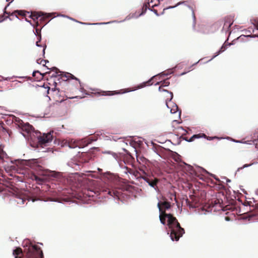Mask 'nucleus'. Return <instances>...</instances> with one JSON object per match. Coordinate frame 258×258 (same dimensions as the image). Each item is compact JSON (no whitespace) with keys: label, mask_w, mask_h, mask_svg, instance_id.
<instances>
[{"label":"nucleus","mask_w":258,"mask_h":258,"mask_svg":"<svg viewBox=\"0 0 258 258\" xmlns=\"http://www.w3.org/2000/svg\"><path fill=\"white\" fill-rule=\"evenodd\" d=\"M29 18L32 19L34 21H38V20L43 21L47 17H29Z\"/></svg>","instance_id":"28"},{"label":"nucleus","mask_w":258,"mask_h":258,"mask_svg":"<svg viewBox=\"0 0 258 258\" xmlns=\"http://www.w3.org/2000/svg\"><path fill=\"white\" fill-rule=\"evenodd\" d=\"M157 76V75H154V76H153L152 77H151L148 81H146V82H147V84H149V85H151L152 84H150V83L151 82V81L152 80V79L155 78V77Z\"/></svg>","instance_id":"40"},{"label":"nucleus","mask_w":258,"mask_h":258,"mask_svg":"<svg viewBox=\"0 0 258 258\" xmlns=\"http://www.w3.org/2000/svg\"><path fill=\"white\" fill-rule=\"evenodd\" d=\"M8 18L10 20V21L13 20V19L11 17H0V23L5 21Z\"/></svg>","instance_id":"34"},{"label":"nucleus","mask_w":258,"mask_h":258,"mask_svg":"<svg viewBox=\"0 0 258 258\" xmlns=\"http://www.w3.org/2000/svg\"><path fill=\"white\" fill-rule=\"evenodd\" d=\"M13 121L16 122L20 128L22 136L30 142L37 141L40 145H44L51 142L52 135L51 133H44L41 136V133L35 131L32 125L29 123H24L22 120L15 116H13Z\"/></svg>","instance_id":"3"},{"label":"nucleus","mask_w":258,"mask_h":258,"mask_svg":"<svg viewBox=\"0 0 258 258\" xmlns=\"http://www.w3.org/2000/svg\"><path fill=\"white\" fill-rule=\"evenodd\" d=\"M162 87V85H161V86H160V87H159V88H158V90H159V91H162V89H161V87Z\"/></svg>","instance_id":"58"},{"label":"nucleus","mask_w":258,"mask_h":258,"mask_svg":"<svg viewBox=\"0 0 258 258\" xmlns=\"http://www.w3.org/2000/svg\"><path fill=\"white\" fill-rule=\"evenodd\" d=\"M93 184L95 186L89 188V190L90 192L96 194L97 196H98V195H100L101 194H104V195L107 194L110 197L113 198L114 199H119V192L116 190L110 189L107 187L102 183H97V182L95 181L93 182Z\"/></svg>","instance_id":"4"},{"label":"nucleus","mask_w":258,"mask_h":258,"mask_svg":"<svg viewBox=\"0 0 258 258\" xmlns=\"http://www.w3.org/2000/svg\"><path fill=\"white\" fill-rule=\"evenodd\" d=\"M232 24V23H230V22L229 23V22H226L224 23V27L229 28L231 27Z\"/></svg>","instance_id":"37"},{"label":"nucleus","mask_w":258,"mask_h":258,"mask_svg":"<svg viewBox=\"0 0 258 258\" xmlns=\"http://www.w3.org/2000/svg\"><path fill=\"white\" fill-rule=\"evenodd\" d=\"M32 249L39 255L40 258H44L43 251L40 247H38L37 245H32Z\"/></svg>","instance_id":"16"},{"label":"nucleus","mask_w":258,"mask_h":258,"mask_svg":"<svg viewBox=\"0 0 258 258\" xmlns=\"http://www.w3.org/2000/svg\"><path fill=\"white\" fill-rule=\"evenodd\" d=\"M214 139H219L218 137L215 136V137H207V139L208 141H211L213 140Z\"/></svg>","instance_id":"41"},{"label":"nucleus","mask_w":258,"mask_h":258,"mask_svg":"<svg viewBox=\"0 0 258 258\" xmlns=\"http://www.w3.org/2000/svg\"><path fill=\"white\" fill-rule=\"evenodd\" d=\"M232 141L234 142H235V143H241V141H236V140H234V139L232 140Z\"/></svg>","instance_id":"53"},{"label":"nucleus","mask_w":258,"mask_h":258,"mask_svg":"<svg viewBox=\"0 0 258 258\" xmlns=\"http://www.w3.org/2000/svg\"><path fill=\"white\" fill-rule=\"evenodd\" d=\"M16 165L20 168H31L36 170H39L40 175L32 173L31 175V178L36 181V183L39 185H43L46 183L47 178L46 176L51 177L55 178L58 182L62 184H65L67 180L63 176L62 173L59 172L46 170H42V167L39 164L38 159H18L15 160Z\"/></svg>","instance_id":"1"},{"label":"nucleus","mask_w":258,"mask_h":258,"mask_svg":"<svg viewBox=\"0 0 258 258\" xmlns=\"http://www.w3.org/2000/svg\"><path fill=\"white\" fill-rule=\"evenodd\" d=\"M176 6H174V7H169V8H167L166 9H164V10H167L168 9H171V8H175Z\"/></svg>","instance_id":"56"},{"label":"nucleus","mask_w":258,"mask_h":258,"mask_svg":"<svg viewBox=\"0 0 258 258\" xmlns=\"http://www.w3.org/2000/svg\"><path fill=\"white\" fill-rule=\"evenodd\" d=\"M202 170L204 172H205V173H208V172L206 170H205V169L204 168H202Z\"/></svg>","instance_id":"57"},{"label":"nucleus","mask_w":258,"mask_h":258,"mask_svg":"<svg viewBox=\"0 0 258 258\" xmlns=\"http://www.w3.org/2000/svg\"><path fill=\"white\" fill-rule=\"evenodd\" d=\"M42 87H44L45 88H46L47 89V91H46V93H47V94H49V90L50 89V87H48V86H47L46 87H44V85H43Z\"/></svg>","instance_id":"46"},{"label":"nucleus","mask_w":258,"mask_h":258,"mask_svg":"<svg viewBox=\"0 0 258 258\" xmlns=\"http://www.w3.org/2000/svg\"><path fill=\"white\" fill-rule=\"evenodd\" d=\"M177 129H178V130H181L183 131L184 132V134H182V135L180 137V139H182L183 140H184V141H186V142H188V139L187 138H185V137H183V136H184V135H186V134L187 133V131H186L185 130H184V129L183 128V127H182V126H179V127H178L177 128Z\"/></svg>","instance_id":"22"},{"label":"nucleus","mask_w":258,"mask_h":258,"mask_svg":"<svg viewBox=\"0 0 258 258\" xmlns=\"http://www.w3.org/2000/svg\"><path fill=\"white\" fill-rule=\"evenodd\" d=\"M120 92L118 91H102L101 94H100L101 96H112L115 94H120Z\"/></svg>","instance_id":"13"},{"label":"nucleus","mask_w":258,"mask_h":258,"mask_svg":"<svg viewBox=\"0 0 258 258\" xmlns=\"http://www.w3.org/2000/svg\"><path fill=\"white\" fill-rule=\"evenodd\" d=\"M67 18L69 19L70 20L76 21L77 22L80 23L83 25H101L109 24H111V23H121V22H124L126 20H129L131 17H128V18H127V17H126L125 19H123V20H120V21H111L107 22L96 23H87L80 22H79V21L76 20L75 19H73V17H67Z\"/></svg>","instance_id":"9"},{"label":"nucleus","mask_w":258,"mask_h":258,"mask_svg":"<svg viewBox=\"0 0 258 258\" xmlns=\"http://www.w3.org/2000/svg\"><path fill=\"white\" fill-rule=\"evenodd\" d=\"M175 155L173 157V159L175 161L177 162H179L180 164H182V162H183L181 159V156L178 153L175 152Z\"/></svg>","instance_id":"20"},{"label":"nucleus","mask_w":258,"mask_h":258,"mask_svg":"<svg viewBox=\"0 0 258 258\" xmlns=\"http://www.w3.org/2000/svg\"><path fill=\"white\" fill-rule=\"evenodd\" d=\"M189 10H190L191 12V15L192 16H195V14L194 13V10L192 9V8H191V7H189Z\"/></svg>","instance_id":"47"},{"label":"nucleus","mask_w":258,"mask_h":258,"mask_svg":"<svg viewBox=\"0 0 258 258\" xmlns=\"http://www.w3.org/2000/svg\"><path fill=\"white\" fill-rule=\"evenodd\" d=\"M189 71H190L189 70V71H188L187 72H183L181 74H180L179 76H183V75H185L187 73L189 72Z\"/></svg>","instance_id":"49"},{"label":"nucleus","mask_w":258,"mask_h":258,"mask_svg":"<svg viewBox=\"0 0 258 258\" xmlns=\"http://www.w3.org/2000/svg\"><path fill=\"white\" fill-rule=\"evenodd\" d=\"M22 253V249L20 248H17L13 250V254L15 255V258H17V256Z\"/></svg>","instance_id":"24"},{"label":"nucleus","mask_w":258,"mask_h":258,"mask_svg":"<svg viewBox=\"0 0 258 258\" xmlns=\"http://www.w3.org/2000/svg\"><path fill=\"white\" fill-rule=\"evenodd\" d=\"M41 62H44L45 63H48L49 61L47 59H42L40 60V62H38V63L41 64Z\"/></svg>","instance_id":"45"},{"label":"nucleus","mask_w":258,"mask_h":258,"mask_svg":"<svg viewBox=\"0 0 258 258\" xmlns=\"http://www.w3.org/2000/svg\"><path fill=\"white\" fill-rule=\"evenodd\" d=\"M196 135H197V136H196L197 137H195V139H199V138H201L200 134H196Z\"/></svg>","instance_id":"51"},{"label":"nucleus","mask_w":258,"mask_h":258,"mask_svg":"<svg viewBox=\"0 0 258 258\" xmlns=\"http://www.w3.org/2000/svg\"><path fill=\"white\" fill-rule=\"evenodd\" d=\"M192 27L194 31L204 33L206 32V25L204 23H201L197 17H192Z\"/></svg>","instance_id":"8"},{"label":"nucleus","mask_w":258,"mask_h":258,"mask_svg":"<svg viewBox=\"0 0 258 258\" xmlns=\"http://www.w3.org/2000/svg\"><path fill=\"white\" fill-rule=\"evenodd\" d=\"M130 144L131 146L134 148L135 152H136V153H137V150L135 146H134L135 143L131 142L130 143Z\"/></svg>","instance_id":"42"},{"label":"nucleus","mask_w":258,"mask_h":258,"mask_svg":"<svg viewBox=\"0 0 258 258\" xmlns=\"http://www.w3.org/2000/svg\"><path fill=\"white\" fill-rule=\"evenodd\" d=\"M162 92H167L168 93H169L170 95V98L169 99V101H171V100L172 99L173 97V93L167 90H166V89H162Z\"/></svg>","instance_id":"30"},{"label":"nucleus","mask_w":258,"mask_h":258,"mask_svg":"<svg viewBox=\"0 0 258 258\" xmlns=\"http://www.w3.org/2000/svg\"><path fill=\"white\" fill-rule=\"evenodd\" d=\"M54 87L52 88L51 90V92L53 93V98L55 100V102L50 105L49 109L51 112V114L54 115L60 109V103L64 101V99H62L60 100H57V98L59 97L58 93L59 90L56 88L57 83L54 82Z\"/></svg>","instance_id":"7"},{"label":"nucleus","mask_w":258,"mask_h":258,"mask_svg":"<svg viewBox=\"0 0 258 258\" xmlns=\"http://www.w3.org/2000/svg\"><path fill=\"white\" fill-rule=\"evenodd\" d=\"M177 66H175L171 69H168L167 70V73H166V74H168V75L173 74L174 73L173 70H175L176 68H177Z\"/></svg>","instance_id":"31"},{"label":"nucleus","mask_w":258,"mask_h":258,"mask_svg":"<svg viewBox=\"0 0 258 258\" xmlns=\"http://www.w3.org/2000/svg\"><path fill=\"white\" fill-rule=\"evenodd\" d=\"M80 90L81 92H83V91L84 90V89L83 88H80Z\"/></svg>","instance_id":"64"},{"label":"nucleus","mask_w":258,"mask_h":258,"mask_svg":"<svg viewBox=\"0 0 258 258\" xmlns=\"http://www.w3.org/2000/svg\"><path fill=\"white\" fill-rule=\"evenodd\" d=\"M258 163V159H257V161L256 162H253L250 164H244L242 167H239L237 168L236 171V173L235 174L237 173L240 170H242L245 168H247V167H250L251 166V165H254V164H256Z\"/></svg>","instance_id":"18"},{"label":"nucleus","mask_w":258,"mask_h":258,"mask_svg":"<svg viewBox=\"0 0 258 258\" xmlns=\"http://www.w3.org/2000/svg\"><path fill=\"white\" fill-rule=\"evenodd\" d=\"M46 97H47L48 98L49 100H51L50 97L49 96H48L47 95H46Z\"/></svg>","instance_id":"63"},{"label":"nucleus","mask_w":258,"mask_h":258,"mask_svg":"<svg viewBox=\"0 0 258 258\" xmlns=\"http://www.w3.org/2000/svg\"><path fill=\"white\" fill-rule=\"evenodd\" d=\"M138 171L140 172V173H141V175L142 176L148 175V174L145 172V171L143 168H139Z\"/></svg>","instance_id":"32"},{"label":"nucleus","mask_w":258,"mask_h":258,"mask_svg":"<svg viewBox=\"0 0 258 258\" xmlns=\"http://www.w3.org/2000/svg\"><path fill=\"white\" fill-rule=\"evenodd\" d=\"M43 50H42V53H43V57H44L45 50L46 48V45H44V46H43Z\"/></svg>","instance_id":"43"},{"label":"nucleus","mask_w":258,"mask_h":258,"mask_svg":"<svg viewBox=\"0 0 258 258\" xmlns=\"http://www.w3.org/2000/svg\"><path fill=\"white\" fill-rule=\"evenodd\" d=\"M130 174L132 176L133 178L136 179L140 181V179H142L143 176L141 173L138 170H133L130 171Z\"/></svg>","instance_id":"12"},{"label":"nucleus","mask_w":258,"mask_h":258,"mask_svg":"<svg viewBox=\"0 0 258 258\" xmlns=\"http://www.w3.org/2000/svg\"><path fill=\"white\" fill-rule=\"evenodd\" d=\"M173 121H174V122H176L177 123H180V122H179V121H177V120H174Z\"/></svg>","instance_id":"61"},{"label":"nucleus","mask_w":258,"mask_h":258,"mask_svg":"<svg viewBox=\"0 0 258 258\" xmlns=\"http://www.w3.org/2000/svg\"><path fill=\"white\" fill-rule=\"evenodd\" d=\"M66 16L64 15L54 13H45L42 11H26L25 10H16L12 12L10 16Z\"/></svg>","instance_id":"5"},{"label":"nucleus","mask_w":258,"mask_h":258,"mask_svg":"<svg viewBox=\"0 0 258 258\" xmlns=\"http://www.w3.org/2000/svg\"><path fill=\"white\" fill-rule=\"evenodd\" d=\"M254 31H255V28L254 27H249L248 29H244L242 31L245 34H248V33H253V32H254Z\"/></svg>","instance_id":"23"},{"label":"nucleus","mask_w":258,"mask_h":258,"mask_svg":"<svg viewBox=\"0 0 258 258\" xmlns=\"http://www.w3.org/2000/svg\"><path fill=\"white\" fill-rule=\"evenodd\" d=\"M41 36H39V39H38V41H37L36 42V45L37 46V47H42V46L41 45H40L39 44V42H40L41 41Z\"/></svg>","instance_id":"39"},{"label":"nucleus","mask_w":258,"mask_h":258,"mask_svg":"<svg viewBox=\"0 0 258 258\" xmlns=\"http://www.w3.org/2000/svg\"><path fill=\"white\" fill-rule=\"evenodd\" d=\"M197 135H192L188 140V142H192L195 139V137H197Z\"/></svg>","instance_id":"38"},{"label":"nucleus","mask_w":258,"mask_h":258,"mask_svg":"<svg viewBox=\"0 0 258 258\" xmlns=\"http://www.w3.org/2000/svg\"><path fill=\"white\" fill-rule=\"evenodd\" d=\"M200 61V60H199V61H198L197 62H196V63H194L192 65H191V66H190V67L189 68V69H191L192 68V67H194V66L196 65L197 64H198L199 63V62Z\"/></svg>","instance_id":"48"},{"label":"nucleus","mask_w":258,"mask_h":258,"mask_svg":"<svg viewBox=\"0 0 258 258\" xmlns=\"http://www.w3.org/2000/svg\"><path fill=\"white\" fill-rule=\"evenodd\" d=\"M152 13H154L155 15H156V16H159V14L157 13L156 10H152V9L149 8L147 5H145L142 8V12L138 14V16H142L145 14L151 16Z\"/></svg>","instance_id":"10"},{"label":"nucleus","mask_w":258,"mask_h":258,"mask_svg":"<svg viewBox=\"0 0 258 258\" xmlns=\"http://www.w3.org/2000/svg\"><path fill=\"white\" fill-rule=\"evenodd\" d=\"M157 76H167L168 75V74H166V73H165L164 72H162L160 73H159L157 74Z\"/></svg>","instance_id":"36"},{"label":"nucleus","mask_w":258,"mask_h":258,"mask_svg":"<svg viewBox=\"0 0 258 258\" xmlns=\"http://www.w3.org/2000/svg\"><path fill=\"white\" fill-rule=\"evenodd\" d=\"M147 86V82H144L140 84H139L138 85H137L135 89L132 90H126L123 92H122L121 93H127V92H131V91H136L137 90H138V89H141V88H144L146 86Z\"/></svg>","instance_id":"14"},{"label":"nucleus","mask_w":258,"mask_h":258,"mask_svg":"<svg viewBox=\"0 0 258 258\" xmlns=\"http://www.w3.org/2000/svg\"><path fill=\"white\" fill-rule=\"evenodd\" d=\"M22 18H23V19H25V20L26 21H27V22H29L30 24H31V22H30V21H29L27 20L26 17H22Z\"/></svg>","instance_id":"54"},{"label":"nucleus","mask_w":258,"mask_h":258,"mask_svg":"<svg viewBox=\"0 0 258 258\" xmlns=\"http://www.w3.org/2000/svg\"><path fill=\"white\" fill-rule=\"evenodd\" d=\"M39 74V75L40 76H42V77L44 76V74H41L39 71H33V73H32V76L33 77H35L36 75V74Z\"/></svg>","instance_id":"35"},{"label":"nucleus","mask_w":258,"mask_h":258,"mask_svg":"<svg viewBox=\"0 0 258 258\" xmlns=\"http://www.w3.org/2000/svg\"><path fill=\"white\" fill-rule=\"evenodd\" d=\"M223 51H224V50H218L217 52H216L215 53L214 56L210 60H209L207 62L211 61V60H212L213 58H214L215 57H216V56L219 55L220 53H221Z\"/></svg>","instance_id":"29"},{"label":"nucleus","mask_w":258,"mask_h":258,"mask_svg":"<svg viewBox=\"0 0 258 258\" xmlns=\"http://www.w3.org/2000/svg\"><path fill=\"white\" fill-rule=\"evenodd\" d=\"M179 166L181 168L185 169L188 171H192L193 169L192 167L190 165L184 162H182V164H180Z\"/></svg>","instance_id":"17"},{"label":"nucleus","mask_w":258,"mask_h":258,"mask_svg":"<svg viewBox=\"0 0 258 258\" xmlns=\"http://www.w3.org/2000/svg\"><path fill=\"white\" fill-rule=\"evenodd\" d=\"M26 199L22 196L18 197L16 200L17 203L20 205H23Z\"/></svg>","instance_id":"21"},{"label":"nucleus","mask_w":258,"mask_h":258,"mask_svg":"<svg viewBox=\"0 0 258 258\" xmlns=\"http://www.w3.org/2000/svg\"><path fill=\"white\" fill-rule=\"evenodd\" d=\"M230 181H231V180L230 179H227V182H230Z\"/></svg>","instance_id":"62"},{"label":"nucleus","mask_w":258,"mask_h":258,"mask_svg":"<svg viewBox=\"0 0 258 258\" xmlns=\"http://www.w3.org/2000/svg\"><path fill=\"white\" fill-rule=\"evenodd\" d=\"M122 168L123 169H125V171H124V173L125 174H128V173H129V174H130V172H130V171H131V170H132L131 169L128 168L127 166H122Z\"/></svg>","instance_id":"33"},{"label":"nucleus","mask_w":258,"mask_h":258,"mask_svg":"<svg viewBox=\"0 0 258 258\" xmlns=\"http://www.w3.org/2000/svg\"><path fill=\"white\" fill-rule=\"evenodd\" d=\"M11 168L14 170H15L16 167L14 165H12L11 166Z\"/></svg>","instance_id":"55"},{"label":"nucleus","mask_w":258,"mask_h":258,"mask_svg":"<svg viewBox=\"0 0 258 258\" xmlns=\"http://www.w3.org/2000/svg\"><path fill=\"white\" fill-rule=\"evenodd\" d=\"M43 66H45L47 70H50V71L54 72V73L52 74L51 76V78H58L57 81L59 83H60V80L62 81H67L70 79V78L72 79H74L79 82V83L81 84V82L79 79L75 77L72 74L69 73H66L63 72H61L59 71L57 68L53 67L50 69H49L47 67L45 66V64H43Z\"/></svg>","instance_id":"6"},{"label":"nucleus","mask_w":258,"mask_h":258,"mask_svg":"<svg viewBox=\"0 0 258 258\" xmlns=\"http://www.w3.org/2000/svg\"><path fill=\"white\" fill-rule=\"evenodd\" d=\"M6 1L11 3L13 1V0H6Z\"/></svg>","instance_id":"60"},{"label":"nucleus","mask_w":258,"mask_h":258,"mask_svg":"<svg viewBox=\"0 0 258 258\" xmlns=\"http://www.w3.org/2000/svg\"><path fill=\"white\" fill-rule=\"evenodd\" d=\"M201 138H204L205 139H207V136L205 134H202V135L201 136Z\"/></svg>","instance_id":"50"},{"label":"nucleus","mask_w":258,"mask_h":258,"mask_svg":"<svg viewBox=\"0 0 258 258\" xmlns=\"http://www.w3.org/2000/svg\"><path fill=\"white\" fill-rule=\"evenodd\" d=\"M161 82H162V81L158 82H157L155 85H159L160 83H161Z\"/></svg>","instance_id":"59"},{"label":"nucleus","mask_w":258,"mask_h":258,"mask_svg":"<svg viewBox=\"0 0 258 258\" xmlns=\"http://www.w3.org/2000/svg\"><path fill=\"white\" fill-rule=\"evenodd\" d=\"M68 146H69V147L70 148H71V149H74V148H75L76 147H79V148H81V147H80L79 146V145L75 143H68Z\"/></svg>","instance_id":"26"},{"label":"nucleus","mask_w":258,"mask_h":258,"mask_svg":"<svg viewBox=\"0 0 258 258\" xmlns=\"http://www.w3.org/2000/svg\"><path fill=\"white\" fill-rule=\"evenodd\" d=\"M103 154H110L112 156V157L116 160H117V159H118V155L114 153V152H113L112 151H104L102 152Z\"/></svg>","instance_id":"19"},{"label":"nucleus","mask_w":258,"mask_h":258,"mask_svg":"<svg viewBox=\"0 0 258 258\" xmlns=\"http://www.w3.org/2000/svg\"><path fill=\"white\" fill-rule=\"evenodd\" d=\"M226 46L223 45L219 50H225L226 49Z\"/></svg>","instance_id":"44"},{"label":"nucleus","mask_w":258,"mask_h":258,"mask_svg":"<svg viewBox=\"0 0 258 258\" xmlns=\"http://www.w3.org/2000/svg\"><path fill=\"white\" fill-rule=\"evenodd\" d=\"M242 37H247V38H256V37H258V34H253V35H251V34H247L246 35H241L240 36H239V38H242Z\"/></svg>","instance_id":"25"},{"label":"nucleus","mask_w":258,"mask_h":258,"mask_svg":"<svg viewBox=\"0 0 258 258\" xmlns=\"http://www.w3.org/2000/svg\"><path fill=\"white\" fill-rule=\"evenodd\" d=\"M142 179L146 181L149 186L153 188L155 190H157L158 187L157 186V182L150 178L149 175L143 176Z\"/></svg>","instance_id":"11"},{"label":"nucleus","mask_w":258,"mask_h":258,"mask_svg":"<svg viewBox=\"0 0 258 258\" xmlns=\"http://www.w3.org/2000/svg\"><path fill=\"white\" fill-rule=\"evenodd\" d=\"M157 207L160 212L159 219L161 223L165 225L167 219V226L170 230L167 234H169L171 240L173 241H178L184 234V229L180 226L176 218L172 214H167L162 211V208L165 210L169 209L171 207L170 203L167 201L159 202Z\"/></svg>","instance_id":"2"},{"label":"nucleus","mask_w":258,"mask_h":258,"mask_svg":"<svg viewBox=\"0 0 258 258\" xmlns=\"http://www.w3.org/2000/svg\"><path fill=\"white\" fill-rule=\"evenodd\" d=\"M254 28H255V29H256L258 30V24L256 25H254Z\"/></svg>","instance_id":"52"},{"label":"nucleus","mask_w":258,"mask_h":258,"mask_svg":"<svg viewBox=\"0 0 258 258\" xmlns=\"http://www.w3.org/2000/svg\"><path fill=\"white\" fill-rule=\"evenodd\" d=\"M168 79V78H167L166 80H164L163 81H162V82H161L162 86H163V87H167V86H168L169 85L170 82L167 81Z\"/></svg>","instance_id":"27"},{"label":"nucleus","mask_w":258,"mask_h":258,"mask_svg":"<svg viewBox=\"0 0 258 258\" xmlns=\"http://www.w3.org/2000/svg\"><path fill=\"white\" fill-rule=\"evenodd\" d=\"M177 112H178V116L180 118L181 114V111L178 109V107L176 104L173 103L172 108L170 109V112L172 114H174Z\"/></svg>","instance_id":"15"}]
</instances>
